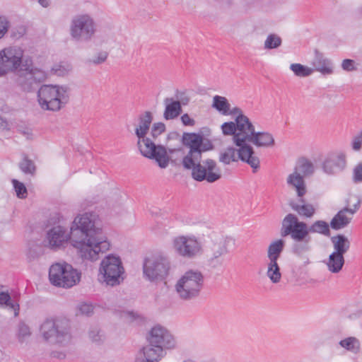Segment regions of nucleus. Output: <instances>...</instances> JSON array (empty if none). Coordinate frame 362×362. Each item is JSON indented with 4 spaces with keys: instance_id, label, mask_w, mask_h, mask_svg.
Returning a JSON list of instances; mask_svg holds the SVG:
<instances>
[{
    "instance_id": "obj_24",
    "label": "nucleus",
    "mask_w": 362,
    "mask_h": 362,
    "mask_svg": "<svg viewBox=\"0 0 362 362\" xmlns=\"http://www.w3.org/2000/svg\"><path fill=\"white\" fill-rule=\"evenodd\" d=\"M290 206L303 218H310L315 214L316 209L311 204L305 203V201L300 197L298 202H291Z\"/></svg>"
},
{
    "instance_id": "obj_13",
    "label": "nucleus",
    "mask_w": 362,
    "mask_h": 362,
    "mask_svg": "<svg viewBox=\"0 0 362 362\" xmlns=\"http://www.w3.org/2000/svg\"><path fill=\"white\" fill-rule=\"evenodd\" d=\"M23 49L8 47L0 51V77L16 71L21 66Z\"/></svg>"
},
{
    "instance_id": "obj_31",
    "label": "nucleus",
    "mask_w": 362,
    "mask_h": 362,
    "mask_svg": "<svg viewBox=\"0 0 362 362\" xmlns=\"http://www.w3.org/2000/svg\"><path fill=\"white\" fill-rule=\"evenodd\" d=\"M267 276L273 284L281 281L282 274L278 261H269L267 263Z\"/></svg>"
},
{
    "instance_id": "obj_6",
    "label": "nucleus",
    "mask_w": 362,
    "mask_h": 362,
    "mask_svg": "<svg viewBox=\"0 0 362 362\" xmlns=\"http://www.w3.org/2000/svg\"><path fill=\"white\" fill-rule=\"evenodd\" d=\"M81 273L66 262L53 264L49 270L50 283L57 287L70 288L81 281Z\"/></svg>"
},
{
    "instance_id": "obj_1",
    "label": "nucleus",
    "mask_w": 362,
    "mask_h": 362,
    "mask_svg": "<svg viewBox=\"0 0 362 362\" xmlns=\"http://www.w3.org/2000/svg\"><path fill=\"white\" fill-rule=\"evenodd\" d=\"M52 249L64 247L69 240L79 256L86 260L96 261L100 254L109 250L110 244L103 234L100 220L94 212H86L75 217L69 232L62 226L49 229L46 236Z\"/></svg>"
},
{
    "instance_id": "obj_62",
    "label": "nucleus",
    "mask_w": 362,
    "mask_h": 362,
    "mask_svg": "<svg viewBox=\"0 0 362 362\" xmlns=\"http://www.w3.org/2000/svg\"><path fill=\"white\" fill-rule=\"evenodd\" d=\"M183 362H194V361L192 359H187V360L184 361Z\"/></svg>"
},
{
    "instance_id": "obj_43",
    "label": "nucleus",
    "mask_w": 362,
    "mask_h": 362,
    "mask_svg": "<svg viewBox=\"0 0 362 362\" xmlns=\"http://www.w3.org/2000/svg\"><path fill=\"white\" fill-rule=\"evenodd\" d=\"M221 130L224 135L233 136V138H234L236 134L235 121L224 122L221 125Z\"/></svg>"
},
{
    "instance_id": "obj_19",
    "label": "nucleus",
    "mask_w": 362,
    "mask_h": 362,
    "mask_svg": "<svg viewBox=\"0 0 362 362\" xmlns=\"http://www.w3.org/2000/svg\"><path fill=\"white\" fill-rule=\"evenodd\" d=\"M346 155L344 153H332L325 160L322 168L325 173L334 175L343 170L346 167Z\"/></svg>"
},
{
    "instance_id": "obj_25",
    "label": "nucleus",
    "mask_w": 362,
    "mask_h": 362,
    "mask_svg": "<svg viewBox=\"0 0 362 362\" xmlns=\"http://www.w3.org/2000/svg\"><path fill=\"white\" fill-rule=\"evenodd\" d=\"M249 142L257 147H269L274 145V139L269 132L255 131Z\"/></svg>"
},
{
    "instance_id": "obj_36",
    "label": "nucleus",
    "mask_w": 362,
    "mask_h": 362,
    "mask_svg": "<svg viewBox=\"0 0 362 362\" xmlns=\"http://www.w3.org/2000/svg\"><path fill=\"white\" fill-rule=\"evenodd\" d=\"M21 170L26 175H35L36 166L33 160L30 159L28 156L23 155L22 160L18 164Z\"/></svg>"
},
{
    "instance_id": "obj_4",
    "label": "nucleus",
    "mask_w": 362,
    "mask_h": 362,
    "mask_svg": "<svg viewBox=\"0 0 362 362\" xmlns=\"http://www.w3.org/2000/svg\"><path fill=\"white\" fill-rule=\"evenodd\" d=\"M204 285V276L197 269H189L178 279L175 288L177 296L183 301L198 298Z\"/></svg>"
},
{
    "instance_id": "obj_52",
    "label": "nucleus",
    "mask_w": 362,
    "mask_h": 362,
    "mask_svg": "<svg viewBox=\"0 0 362 362\" xmlns=\"http://www.w3.org/2000/svg\"><path fill=\"white\" fill-rule=\"evenodd\" d=\"M26 33V28L23 25H20L11 31V36L14 38L18 39L21 37H23Z\"/></svg>"
},
{
    "instance_id": "obj_14",
    "label": "nucleus",
    "mask_w": 362,
    "mask_h": 362,
    "mask_svg": "<svg viewBox=\"0 0 362 362\" xmlns=\"http://www.w3.org/2000/svg\"><path fill=\"white\" fill-rule=\"evenodd\" d=\"M234 241L232 238L226 237L212 242L206 251L207 264L214 269L221 267L224 263V256L229 252L228 245Z\"/></svg>"
},
{
    "instance_id": "obj_55",
    "label": "nucleus",
    "mask_w": 362,
    "mask_h": 362,
    "mask_svg": "<svg viewBox=\"0 0 362 362\" xmlns=\"http://www.w3.org/2000/svg\"><path fill=\"white\" fill-rule=\"evenodd\" d=\"M181 121L183 125L193 127L195 125V121L191 118L187 113H185L181 116Z\"/></svg>"
},
{
    "instance_id": "obj_57",
    "label": "nucleus",
    "mask_w": 362,
    "mask_h": 362,
    "mask_svg": "<svg viewBox=\"0 0 362 362\" xmlns=\"http://www.w3.org/2000/svg\"><path fill=\"white\" fill-rule=\"evenodd\" d=\"M89 337L93 341L98 342L101 339L100 331L97 329H92L89 332Z\"/></svg>"
},
{
    "instance_id": "obj_29",
    "label": "nucleus",
    "mask_w": 362,
    "mask_h": 362,
    "mask_svg": "<svg viewBox=\"0 0 362 362\" xmlns=\"http://www.w3.org/2000/svg\"><path fill=\"white\" fill-rule=\"evenodd\" d=\"M285 247V241L279 239L272 242L267 249V258L269 261H278Z\"/></svg>"
},
{
    "instance_id": "obj_30",
    "label": "nucleus",
    "mask_w": 362,
    "mask_h": 362,
    "mask_svg": "<svg viewBox=\"0 0 362 362\" xmlns=\"http://www.w3.org/2000/svg\"><path fill=\"white\" fill-rule=\"evenodd\" d=\"M345 260L343 255L332 252L327 262L328 270L332 273H339L343 268Z\"/></svg>"
},
{
    "instance_id": "obj_18",
    "label": "nucleus",
    "mask_w": 362,
    "mask_h": 362,
    "mask_svg": "<svg viewBox=\"0 0 362 362\" xmlns=\"http://www.w3.org/2000/svg\"><path fill=\"white\" fill-rule=\"evenodd\" d=\"M47 78V74L44 71H35L18 74L16 82L17 85L25 92H31L35 86L43 82Z\"/></svg>"
},
{
    "instance_id": "obj_2",
    "label": "nucleus",
    "mask_w": 362,
    "mask_h": 362,
    "mask_svg": "<svg viewBox=\"0 0 362 362\" xmlns=\"http://www.w3.org/2000/svg\"><path fill=\"white\" fill-rule=\"evenodd\" d=\"M181 142L188 149L182 165L185 169L191 170L192 177L195 181L214 183L221 178V170L214 160H202L203 154L214 148L210 139L199 133L184 132Z\"/></svg>"
},
{
    "instance_id": "obj_47",
    "label": "nucleus",
    "mask_w": 362,
    "mask_h": 362,
    "mask_svg": "<svg viewBox=\"0 0 362 362\" xmlns=\"http://www.w3.org/2000/svg\"><path fill=\"white\" fill-rule=\"evenodd\" d=\"M353 181L355 183L362 182V163H358L354 168Z\"/></svg>"
},
{
    "instance_id": "obj_45",
    "label": "nucleus",
    "mask_w": 362,
    "mask_h": 362,
    "mask_svg": "<svg viewBox=\"0 0 362 362\" xmlns=\"http://www.w3.org/2000/svg\"><path fill=\"white\" fill-rule=\"evenodd\" d=\"M165 131V125L163 122L154 123L151 128V135L156 139Z\"/></svg>"
},
{
    "instance_id": "obj_39",
    "label": "nucleus",
    "mask_w": 362,
    "mask_h": 362,
    "mask_svg": "<svg viewBox=\"0 0 362 362\" xmlns=\"http://www.w3.org/2000/svg\"><path fill=\"white\" fill-rule=\"evenodd\" d=\"M18 73H27V72H34L35 71H42L40 69L36 68L33 66V62L31 57H22V61L21 62V66L18 68Z\"/></svg>"
},
{
    "instance_id": "obj_15",
    "label": "nucleus",
    "mask_w": 362,
    "mask_h": 362,
    "mask_svg": "<svg viewBox=\"0 0 362 362\" xmlns=\"http://www.w3.org/2000/svg\"><path fill=\"white\" fill-rule=\"evenodd\" d=\"M173 245L178 255L187 259L194 258L202 250L201 243L193 235L177 236L174 238Z\"/></svg>"
},
{
    "instance_id": "obj_21",
    "label": "nucleus",
    "mask_w": 362,
    "mask_h": 362,
    "mask_svg": "<svg viewBox=\"0 0 362 362\" xmlns=\"http://www.w3.org/2000/svg\"><path fill=\"white\" fill-rule=\"evenodd\" d=\"M312 65L313 71H319L322 75H330L333 73V66L331 60L325 57L322 54L317 51L315 52Z\"/></svg>"
},
{
    "instance_id": "obj_26",
    "label": "nucleus",
    "mask_w": 362,
    "mask_h": 362,
    "mask_svg": "<svg viewBox=\"0 0 362 362\" xmlns=\"http://www.w3.org/2000/svg\"><path fill=\"white\" fill-rule=\"evenodd\" d=\"M334 253L343 255L346 254L351 247V243L347 237L342 234H338L331 238Z\"/></svg>"
},
{
    "instance_id": "obj_61",
    "label": "nucleus",
    "mask_w": 362,
    "mask_h": 362,
    "mask_svg": "<svg viewBox=\"0 0 362 362\" xmlns=\"http://www.w3.org/2000/svg\"><path fill=\"white\" fill-rule=\"evenodd\" d=\"M53 356L54 357H58V358H63L65 357V355L63 353H60L58 355H56L54 353H53Z\"/></svg>"
},
{
    "instance_id": "obj_7",
    "label": "nucleus",
    "mask_w": 362,
    "mask_h": 362,
    "mask_svg": "<svg viewBox=\"0 0 362 362\" xmlns=\"http://www.w3.org/2000/svg\"><path fill=\"white\" fill-rule=\"evenodd\" d=\"M40 332L52 343L66 344L71 339L70 325L66 319H46L40 326Z\"/></svg>"
},
{
    "instance_id": "obj_63",
    "label": "nucleus",
    "mask_w": 362,
    "mask_h": 362,
    "mask_svg": "<svg viewBox=\"0 0 362 362\" xmlns=\"http://www.w3.org/2000/svg\"><path fill=\"white\" fill-rule=\"evenodd\" d=\"M354 203H356L355 201H352L351 202H350V205H351V208H353V205H354Z\"/></svg>"
},
{
    "instance_id": "obj_10",
    "label": "nucleus",
    "mask_w": 362,
    "mask_h": 362,
    "mask_svg": "<svg viewBox=\"0 0 362 362\" xmlns=\"http://www.w3.org/2000/svg\"><path fill=\"white\" fill-rule=\"evenodd\" d=\"M170 269L169 259L161 255L146 258L143 264L145 278L150 281H162L168 275Z\"/></svg>"
},
{
    "instance_id": "obj_54",
    "label": "nucleus",
    "mask_w": 362,
    "mask_h": 362,
    "mask_svg": "<svg viewBox=\"0 0 362 362\" xmlns=\"http://www.w3.org/2000/svg\"><path fill=\"white\" fill-rule=\"evenodd\" d=\"M69 66L65 67L62 64L56 65L54 68H52L53 72L57 76H64L69 71Z\"/></svg>"
},
{
    "instance_id": "obj_33",
    "label": "nucleus",
    "mask_w": 362,
    "mask_h": 362,
    "mask_svg": "<svg viewBox=\"0 0 362 362\" xmlns=\"http://www.w3.org/2000/svg\"><path fill=\"white\" fill-rule=\"evenodd\" d=\"M137 144L141 153L146 158H148L150 156H153L152 153L158 146L156 145L149 138L146 137V136L141 139H139Z\"/></svg>"
},
{
    "instance_id": "obj_16",
    "label": "nucleus",
    "mask_w": 362,
    "mask_h": 362,
    "mask_svg": "<svg viewBox=\"0 0 362 362\" xmlns=\"http://www.w3.org/2000/svg\"><path fill=\"white\" fill-rule=\"evenodd\" d=\"M236 134L233 138V143L236 146H242L249 142L255 127L247 117H235Z\"/></svg>"
},
{
    "instance_id": "obj_11",
    "label": "nucleus",
    "mask_w": 362,
    "mask_h": 362,
    "mask_svg": "<svg viewBox=\"0 0 362 362\" xmlns=\"http://www.w3.org/2000/svg\"><path fill=\"white\" fill-rule=\"evenodd\" d=\"M313 173V164L308 159L301 158L298 160L294 172L288 176L287 184L296 189L298 197H302L306 193L304 178Z\"/></svg>"
},
{
    "instance_id": "obj_46",
    "label": "nucleus",
    "mask_w": 362,
    "mask_h": 362,
    "mask_svg": "<svg viewBox=\"0 0 362 362\" xmlns=\"http://www.w3.org/2000/svg\"><path fill=\"white\" fill-rule=\"evenodd\" d=\"M78 310L81 315L89 316L93 313V307L91 304L83 303L78 305Z\"/></svg>"
},
{
    "instance_id": "obj_8",
    "label": "nucleus",
    "mask_w": 362,
    "mask_h": 362,
    "mask_svg": "<svg viewBox=\"0 0 362 362\" xmlns=\"http://www.w3.org/2000/svg\"><path fill=\"white\" fill-rule=\"evenodd\" d=\"M99 272L103 282L107 286H115L124 281L122 274L124 269L122 261L119 257L113 255H109L102 260Z\"/></svg>"
},
{
    "instance_id": "obj_42",
    "label": "nucleus",
    "mask_w": 362,
    "mask_h": 362,
    "mask_svg": "<svg viewBox=\"0 0 362 362\" xmlns=\"http://www.w3.org/2000/svg\"><path fill=\"white\" fill-rule=\"evenodd\" d=\"M12 183L17 197L20 199L25 198L28 195V191L25 185L16 179L12 180Z\"/></svg>"
},
{
    "instance_id": "obj_23",
    "label": "nucleus",
    "mask_w": 362,
    "mask_h": 362,
    "mask_svg": "<svg viewBox=\"0 0 362 362\" xmlns=\"http://www.w3.org/2000/svg\"><path fill=\"white\" fill-rule=\"evenodd\" d=\"M165 110L163 117L166 120L174 119L177 118L182 111L181 103L178 100H175L173 98H166L164 99Z\"/></svg>"
},
{
    "instance_id": "obj_22",
    "label": "nucleus",
    "mask_w": 362,
    "mask_h": 362,
    "mask_svg": "<svg viewBox=\"0 0 362 362\" xmlns=\"http://www.w3.org/2000/svg\"><path fill=\"white\" fill-rule=\"evenodd\" d=\"M176 151H180V149L176 150L169 148L168 153H173ZM152 154L153 156H150L148 158L154 159L156 162L158 163V166L161 168H165L168 167L170 158L168 156L167 149L164 146L161 145H158L156 149H154Z\"/></svg>"
},
{
    "instance_id": "obj_3",
    "label": "nucleus",
    "mask_w": 362,
    "mask_h": 362,
    "mask_svg": "<svg viewBox=\"0 0 362 362\" xmlns=\"http://www.w3.org/2000/svg\"><path fill=\"white\" fill-rule=\"evenodd\" d=\"M281 234L283 237L290 235L295 242L292 246L293 254L302 255L310 250L309 226L305 222L299 221L295 214H288L284 218Z\"/></svg>"
},
{
    "instance_id": "obj_20",
    "label": "nucleus",
    "mask_w": 362,
    "mask_h": 362,
    "mask_svg": "<svg viewBox=\"0 0 362 362\" xmlns=\"http://www.w3.org/2000/svg\"><path fill=\"white\" fill-rule=\"evenodd\" d=\"M238 146L240 147L238 151V158L247 163L252 168L253 173H255L259 168L260 161L252 146L247 143Z\"/></svg>"
},
{
    "instance_id": "obj_17",
    "label": "nucleus",
    "mask_w": 362,
    "mask_h": 362,
    "mask_svg": "<svg viewBox=\"0 0 362 362\" xmlns=\"http://www.w3.org/2000/svg\"><path fill=\"white\" fill-rule=\"evenodd\" d=\"M148 343L160 346L163 349H172L175 345L173 335L163 327H153L147 337Z\"/></svg>"
},
{
    "instance_id": "obj_48",
    "label": "nucleus",
    "mask_w": 362,
    "mask_h": 362,
    "mask_svg": "<svg viewBox=\"0 0 362 362\" xmlns=\"http://www.w3.org/2000/svg\"><path fill=\"white\" fill-rule=\"evenodd\" d=\"M108 53L105 51L100 52L93 59H90V62L93 64H100L105 62L107 58Z\"/></svg>"
},
{
    "instance_id": "obj_50",
    "label": "nucleus",
    "mask_w": 362,
    "mask_h": 362,
    "mask_svg": "<svg viewBox=\"0 0 362 362\" xmlns=\"http://www.w3.org/2000/svg\"><path fill=\"white\" fill-rule=\"evenodd\" d=\"M355 62L352 59H346L342 61L341 68L346 71H352L356 70Z\"/></svg>"
},
{
    "instance_id": "obj_27",
    "label": "nucleus",
    "mask_w": 362,
    "mask_h": 362,
    "mask_svg": "<svg viewBox=\"0 0 362 362\" xmlns=\"http://www.w3.org/2000/svg\"><path fill=\"white\" fill-rule=\"evenodd\" d=\"M163 349L160 346L153 345L148 343L141 349L143 357L147 358L150 362H157L163 356Z\"/></svg>"
},
{
    "instance_id": "obj_58",
    "label": "nucleus",
    "mask_w": 362,
    "mask_h": 362,
    "mask_svg": "<svg viewBox=\"0 0 362 362\" xmlns=\"http://www.w3.org/2000/svg\"><path fill=\"white\" fill-rule=\"evenodd\" d=\"M228 115H236V117H247L243 113L242 110L238 107H233L231 110H229Z\"/></svg>"
},
{
    "instance_id": "obj_40",
    "label": "nucleus",
    "mask_w": 362,
    "mask_h": 362,
    "mask_svg": "<svg viewBox=\"0 0 362 362\" xmlns=\"http://www.w3.org/2000/svg\"><path fill=\"white\" fill-rule=\"evenodd\" d=\"M290 69L296 76L299 77H306L313 73V69L303 66L300 64H291Z\"/></svg>"
},
{
    "instance_id": "obj_49",
    "label": "nucleus",
    "mask_w": 362,
    "mask_h": 362,
    "mask_svg": "<svg viewBox=\"0 0 362 362\" xmlns=\"http://www.w3.org/2000/svg\"><path fill=\"white\" fill-rule=\"evenodd\" d=\"M9 28V21L6 17L0 16V39L4 37L8 32Z\"/></svg>"
},
{
    "instance_id": "obj_34",
    "label": "nucleus",
    "mask_w": 362,
    "mask_h": 362,
    "mask_svg": "<svg viewBox=\"0 0 362 362\" xmlns=\"http://www.w3.org/2000/svg\"><path fill=\"white\" fill-rule=\"evenodd\" d=\"M212 107L215 108L221 114L226 115L228 114L230 105L226 98L220 95H215L213 98Z\"/></svg>"
},
{
    "instance_id": "obj_44",
    "label": "nucleus",
    "mask_w": 362,
    "mask_h": 362,
    "mask_svg": "<svg viewBox=\"0 0 362 362\" xmlns=\"http://www.w3.org/2000/svg\"><path fill=\"white\" fill-rule=\"evenodd\" d=\"M30 335V327L25 323L21 322L18 325V337L19 341H23L26 337Z\"/></svg>"
},
{
    "instance_id": "obj_12",
    "label": "nucleus",
    "mask_w": 362,
    "mask_h": 362,
    "mask_svg": "<svg viewBox=\"0 0 362 362\" xmlns=\"http://www.w3.org/2000/svg\"><path fill=\"white\" fill-rule=\"evenodd\" d=\"M361 199L356 195H350L346 200V206L332 218L330 227L336 230L344 228L351 221L352 216L359 209Z\"/></svg>"
},
{
    "instance_id": "obj_51",
    "label": "nucleus",
    "mask_w": 362,
    "mask_h": 362,
    "mask_svg": "<svg viewBox=\"0 0 362 362\" xmlns=\"http://www.w3.org/2000/svg\"><path fill=\"white\" fill-rule=\"evenodd\" d=\"M352 148L354 151H359L362 147V131L353 139L351 143Z\"/></svg>"
},
{
    "instance_id": "obj_41",
    "label": "nucleus",
    "mask_w": 362,
    "mask_h": 362,
    "mask_svg": "<svg viewBox=\"0 0 362 362\" xmlns=\"http://www.w3.org/2000/svg\"><path fill=\"white\" fill-rule=\"evenodd\" d=\"M282 40L279 36L270 34L264 42V48L267 49H276L281 46Z\"/></svg>"
},
{
    "instance_id": "obj_37",
    "label": "nucleus",
    "mask_w": 362,
    "mask_h": 362,
    "mask_svg": "<svg viewBox=\"0 0 362 362\" xmlns=\"http://www.w3.org/2000/svg\"><path fill=\"white\" fill-rule=\"evenodd\" d=\"M341 347L353 353H358L360 350V342L356 337H350L339 341Z\"/></svg>"
},
{
    "instance_id": "obj_9",
    "label": "nucleus",
    "mask_w": 362,
    "mask_h": 362,
    "mask_svg": "<svg viewBox=\"0 0 362 362\" xmlns=\"http://www.w3.org/2000/svg\"><path fill=\"white\" fill-rule=\"evenodd\" d=\"M96 32V24L89 14L75 16L70 23L69 33L78 42H88Z\"/></svg>"
},
{
    "instance_id": "obj_59",
    "label": "nucleus",
    "mask_w": 362,
    "mask_h": 362,
    "mask_svg": "<svg viewBox=\"0 0 362 362\" xmlns=\"http://www.w3.org/2000/svg\"><path fill=\"white\" fill-rule=\"evenodd\" d=\"M38 2L44 8L49 6V0H39Z\"/></svg>"
},
{
    "instance_id": "obj_5",
    "label": "nucleus",
    "mask_w": 362,
    "mask_h": 362,
    "mask_svg": "<svg viewBox=\"0 0 362 362\" xmlns=\"http://www.w3.org/2000/svg\"><path fill=\"white\" fill-rule=\"evenodd\" d=\"M37 101L44 110L59 111L69 101L66 88L59 86L42 85L37 91Z\"/></svg>"
},
{
    "instance_id": "obj_38",
    "label": "nucleus",
    "mask_w": 362,
    "mask_h": 362,
    "mask_svg": "<svg viewBox=\"0 0 362 362\" xmlns=\"http://www.w3.org/2000/svg\"><path fill=\"white\" fill-rule=\"evenodd\" d=\"M309 230L310 233H317L325 235L329 234V224L325 221H316L312 225L309 226Z\"/></svg>"
},
{
    "instance_id": "obj_53",
    "label": "nucleus",
    "mask_w": 362,
    "mask_h": 362,
    "mask_svg": "<svg viewBox=\"0 0 362 362\" xmlns=\"http://www.w3.org/2000/svg\"><path fill=\"white\" fill-rule=\"evenodd\" d=\"M121 317L129 322H134V320L139 317V316L137 314L134 313V312L129 311L122 312L121 313Z\"/></svg>"
},
{
    "instance_id": "obj_56",
    "label": "nucleus",
    "mask_w": 362,
    "mask_h": 362,
    "mask_svg": "<svg viewBox=\"0 0 362 362\" xmlns=\"http://www.w3.org/2000/svg\"><path fill=\"white\" fill-rule=\"evenodd\" d=\"M41 253L37 251V249L30 248L27 253V259L29 262L33 261L37 259L40 256Z\"/></svg>"
},
{
    "instance_id": "obj_32",
    "label": "nucleus",
    "mask_w": 362,
    "mask_h": 362,
    "mask_svg": "<svg viewBox=\"0 0 362 362\" xmlns=\"http://www.w3.org/2000/svg\"><path fill=\"white\" fill-rule=\"evenodd\" d=\"M0 304L13 310L15 317L19 315V303L14 298H11L8 292L0 291Z\"/></svg>"
},
{
    "instance_id": "obj_28",
    "label": "nucleus",
    "mask_w": 362,
    "mask_h": 362,
    "mask_svg": "<svg viewBox=\"0 0 362 362\" xmlns=\"http://www.w3.org/2000/svg\"><path fill=\"white\" fill-rule=\"evenodd\" d=\"M139 125L135 129V134L138 139H141L148 133L151 124L153 120V116L151 112L146 111L141 115L139 118Z\"/></svg>"
},
{
    "instance_id": "obj_35",
    "label": "nucleus",
    "mask_w": 362,
    "mask_h": 362,
    "mask_svg": "<svg viewBox=\"0 0 362 362\" xmlns=\"http://www.w3.org/2000/svg\"><path fill=\"white\" fill-rule=\"evenodd\" d=\"M238 151V150L233 147H228L224 151L220 153L219 161L225 165L237 161L239 159Z\"/></svg>"
},
{
    "instance_id": "obj_60",
    "label": "nucleus",
    "mask_w": 362,
    "mask_h": 362,
    "mask_svg": "<svg viewBox=\"0 0 362 362\" xmlns=\"http://www.w3.org/2000/svg\"><path fill=\"white\" fill-rule=\"evenodd\" d=\"M6 127V122L1 117H0V129L4 128Z\"/></svg>"
}]
</instances>
